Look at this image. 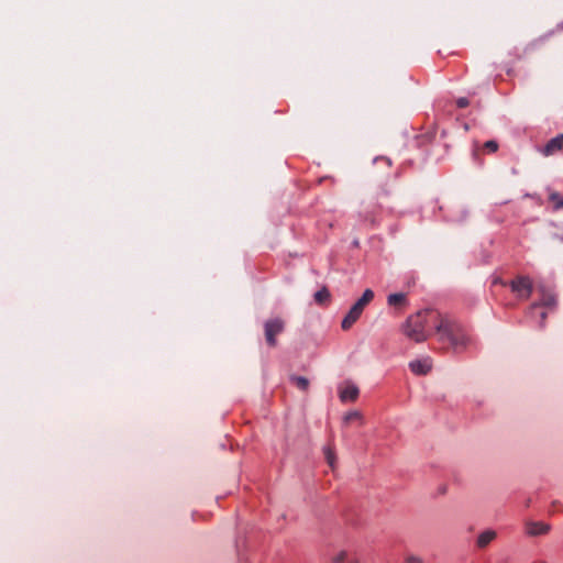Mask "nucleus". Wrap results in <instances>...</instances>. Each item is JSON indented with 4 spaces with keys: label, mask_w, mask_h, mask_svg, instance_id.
<instances>
[{
    "label": "nucleus",
    "mask_w": 563,
    "mask_h": 563,
    "mask_svg": "<svg viewBox=\"0 0 563 563\" xmlns=\"http://www.w3.org/2000/svg\"><path fill=\"white\" fill-rule=\"evenodd\" d=\"M435 340L442 352H463L474 340L470 331L455 318L440 312Z\"/></svg>",
    "instance_id": "f257e3e1"
},
{
    "label": "nucleus",
    "mask_w": 563,
    "mask_h": 563,
    "mask_svg": "<svg viewBox=\"0 0 563 563\" xmlns=\"http://www.w3.org/2000/svg\"><path fill=\"white\" fill-rule=\"evenodd\" d=\"M440 312L432 309H426L410 314L401 325V331L406 338L416 343L428 340L431 334L435 335L439 323Z\"/></svg>",
    "instance_id": "f03ea898"
},
{
    "label": "nucleus",
    "mask_w": 563,
    "mask_h": 563,
    "mask_svg": "<svg viewBox=\"0 0 563 563\" xmlns=\"http://www.w3.org/2000/svg\"><path fill=\"white\" fill-rule=\"evenodd\" d=\"M508 286L516 298L521 301L528 300L533 289L532 280L528 276H517L509 284L504 282L500 277H495L492 282V289L496 296L499 295L498 287L506 288Z\"/></svg>",
    "instance_id": "7ed1b4c3"
},
{
    "label": "nucleus",
    "mask_w": 563,
    "mask_h": 563,
    "mask_svg": "<svg viewBox=\"0 0 563 563\" xmlns=\"http://www.w3.org/2000/svg\"><path fill=\"white\" fill-rule=\"evenodd\" d=\"M284 330V322L280 319L268 320L264 324L265 338L269 346H275L276 336Z\"/></svg>",
    "instance_id": "20e7f679"
},
{
    "label": "nucleus",
    "mask_w": 563,
    "mask_h": 563,
    "mask_svg": "<svg viewBox=\"0 0 563 563\" xmlns=\"http://www.w3.org/2000/svg\"><path fill=\"white\" fill-rule=\"evenodd\" d=\"M526 533L530 537H537L548 534L551 530V525L544 521H526L525 522Z\"/></svg>",
    "instance_id": "39448f33"
},
{
    "label": "nucleus",
    "mask_w": 563,
    "mask_h": 563,
    "mask_svg": "<svg viewBox=\"0 0 563 563\" xmlns=\"http://www.w3.org/2000/svg\"><path fill=\"white\" fill-rule=\"evenodd\" d=\"M563 150V134H559L558 136L551 139L547 142V144L541 148V153L544 156L554 155Z\"/></svg>",
    "instance_id": "423d86ee"
},
{
    "label": "nucleus",
    "mask_w": 563,
    "mask_h": 563,
    "mask_svg": "<svg viewBox=\"0 0 563 563\" xmlns=\"http://www.w3.org/2000/svg\"><path fill=\"white\" fill-rule=\"evenodd\" d=\"M499 150V144L495 140L486 141L483 145L474 148L473 155L476 159H481L486 154H494Z\"/></svg>",
    "instance_id": "0eeeda50"
},
{
    "label": "nucleus",
    "mask_w": 563,
    "mask_h": 563,
    "mask_svg": "<svg viewBox=\"0 0 563 563\" xmlns=\"http://www.w3.org/2000/svg\"><path fill=\"white\" fill-rule=\"evenodd\" d=\"M387 302L395 310L402 312L408 307V298L404 292L390 294Z\"/></svg>",
    "instance_id": "6e6552de"
},
{
    "label": "nucleus",
    "mask_w": 563,
    "mask_h": 563,
    "mask_svg": "<svg viewBox=\"0 0 563 563\" xmlns=\"http://www.w3.org/2000/svg\"><path fill=\"white\" fill-rule=\"evenodd\" d=\"M411 372L416 375H427L432 368L430 358L415 360L409 363Z\"/></svg>",
    "instance_id": "1a4fd4ad"
},
{
    "label": "nucleus",
    "mask_w": 563,
    "mask_h": 563,
    "mask_svg": "<svg viewBox=\"0 0 563 563\" xmlns=\"http://www.w3.org/2000/svg\"><path fill=\"white\" fill-rule=\"evenodd\" d=\"M362 313L363 310L356 305H354L342 320V329L349 330L358 320Z\"/></svg>",
    "instance_id": "9d476101"
},
{
    "label": "nucleus",
    "mask_w": 563,
    "mask_h": 563,
    "mask_svg": "<svg viewBox=\"0 0 563 563\" xmlns=\"http://www.w3.org/2000/svg\"><path fill=\"white\" fill-rule=\"evenodd\" d=\"M358 397V389L354 385H347L340 391V398L342 401H355Z\"/></svg>",
    "instance_id": "9b49d317"
},
{
    "label": "nucleus",
    "mask_w": 563,
    "mask_h": 563,
    "mask_svg": "<svg viewBox=\"0 0 563 563\" xmlns=\"http://www.w3.org/2000/svg\"><path fill=\"white\" fill-rule=\"evenodd\" d=\"M314 301L320 306H327L331 301L329 289L323 286L314 294Z\"/></svg>",
    "instance_id": "f8f14e48"
},
{
    "label": "nucleus",
    "mask_w": 563,
    "mask_h": 563,
    "mask_svg": "<svg viewBox=\"0 0 563 563\" xmlns=\"http://www.w3.org/2000/svg\"><path fill=\"white\" fill-rule=\"evenodd\" d=\"M496 538V532L493 530H486L482 532L477 538V547L478 548H485L494 539Z\"/></svg>",
    "instance_id": "ddd939ff"
},
{
    "label": "nucleus",
    "mask_w": 563,
    "mask_h": 563,
    "mask_svg": "<svg viewBox=\"0 0 563 563\" xmlns=\"http://www.w3.org/2000/svg\"><path fill=\"white\" fill-rule=\"evenodd\" d=\"M374 298V292L371 289H366L362 297L356 301V306L364 310L365 306L368 305Z\"/></svg>",
    "instance_id": "4468645a"
},
{
    "label": "nucleus",
    "mask_w": 563,
    "mask_h": 563,
    "mask_svg": "<svg viewBox=\"0 0 563 563\" xmlns=\"http://www.w3.org/2000/svg\"><path fill=\"white\" fill-rule=\"evenodd\" d=\"M549 200L552 203L554 209H562L563 208V196L559 192H552L549 196Z\"/></svg>",
    "instance_id": "2eb2a0df"
},
{
    "label": "nucleus",
    "mask_w": 563,
    "mask_h": 563,
    "mask_svg": "<svg viewBox=\"0 0 563 563\" xmlns=\"http://www.w3.org/2000/svg\"><path fill=\"white\" fill-rule=\"evenodd\" d=\"M294 383L296 384V386L302 390H307L308 389V386H309V382L307 378L305 377H301V376H297V377H294Z\"/></svg>",
    "instance_id": "dca6fc26"
},
{
    "label": "nucleus",
    "mask_w": 563,
    "mask_h": 563,
    "mask_svg": "<svg viewBox=\"0 0 563 563\" xmlns=\"http://www.w3.org/2000/svg\"><path fill=\"white\" fill-rule=\"evenodd\" d=\"M563 512V505L560 501H553L551 509L549 510L550 515Z\"/></svg>",
    "instance_id": "f3484780"
},
{
    "label": "nucleus",
    "mask_w": 563,
    "mask_h": 563,
    "mask_svg": "<svg viewBox=\"0 0 563 563\" xmlns=\"http://www.w3.org/2000/svg\"><path fill=\"white\" fill-rule=\"evenodd\" d=\"M455 103H456V107L460 109H463V108H466L470 106V101L465 97L457 98Z\"/></svg>",
    "instance_id": "a211bd4d"
},
{
    "label": "nucleus",
    "mask_w": 563,
    "mask_h": 563,
    "mask_svg": "<svg viewBox=\"0 0 563 563\" xmlns=\"http://www.w3.org/2000/svg\"><path fill=\"white\" fill-rule=\"evenodd\" d=\"M347 420H361L362 416L358 412H352L346 417Z\"/></svg>",
    "instance_id": "6ab92c4d"
},
{
    "label": "nucleus",
    "mask_w": 563,
    "mask_h": 563,
    "mask_svg": "<svg viewBox=\"0 0 563 563\" xmlns=\"http://www.w3.org/2000/svg\"><path fill=\"white\" fill-rule=\"evenodd\" d=\"M327 459H328L329 464L333 465L334 456H333V453L331 452V450L327 451Z\"/></svg>",
    "instance_id": "aec40b11"
},
{
    "label": "nucleus",
    "mask_w": 563,
    "mask_h": 563,
    "mask_svg": "<svg viewBox=\"0 0 563 563\" xmlns=\"http://www.w3.org/2000/svg\"><path fill=\"white\" fill-rule=\"evenodd\" d=\"M344 556H345V553H341L340 555H338V556L334 559V562H335V563H343Z\"/></svg>",
    "instance_id": "412c9836"
}]
</instances>
